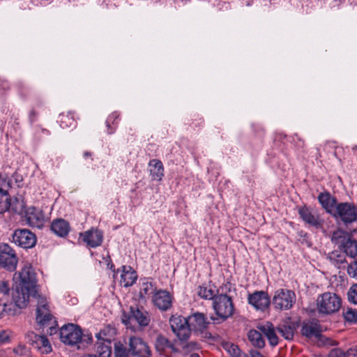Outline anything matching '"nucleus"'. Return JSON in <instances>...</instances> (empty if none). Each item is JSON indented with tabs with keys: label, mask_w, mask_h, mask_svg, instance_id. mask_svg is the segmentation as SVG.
Returning a JSON list of instances; mask_svg holds the SVG:
<instances>
[{
	"label": "nucleus",
	"mask_w": 357,
	"mask_h": 357,
	"mask_svg": "<svg viewBox=\"0 0 357 357\" xmlns=\"http://www.w3.org/2000/svg\"><path fill=\"white\" fill-rule=\"evenodd\" d=\"M119 116V114L116 113V112H114L113 114H112L107 119L106 123H107V126L108 127V133L109 134H112L114 132V130H109V128L110 127L109 126V123H114V119H117Z\"/></svg>",
	"instance_id": "obj_46"
},
{
	"label": "nucleus",
	"mask_w": 357,
	"mask_h": 357,
	"mask_svg": "<svg viewBox=\"0 0 357 357\" xmlns=\"http://www.w3.org/2000/svg\"><path fill=\"white\" fill-rule=\"evenodd\" d=\"M13 352L17 356H29L30 350L23 344H19L13 349Z\"/></svg>",
	"instance_id": "obj_41"
},
{
	"label": "nucleus",
	"mask_w": 357,
	"mask_h": 357,
	"mask_svg": "<svg viewBox=\"0 0 357 357\" xmlns=\"http://www.w3.org/2000/svg\"><path fill=\"white\" fill-rule=\"evenodd\" d=\"M342 306L341 298L335 293L325 292L317 298L319 313L330 314L337 312Z\"/></svg>",
	"instance_id": "obj_2"
},
{
	"label": "nucleus",
	"mask_w": 357,
	"mask_h": 357,
	"mask_svg": "<svg viewBox=\"0 0 357 357\" xmlns=\"http://www.w3.org/2000/svg\"><path fill=\"white\" fill-rule=\"evenodd\" d=\"M6 197L5 201H10V199L8 197V192L2 188H0V199H3Z\"/></svg>",
	"instance_id": "obj_51"
},
{
	"label": "nucleus",
	"mask_w": 357,
	"mask_h": 357,
	"mask_svg": "<svg viewBox=\"0 0 357 357\" xmlns=\"http://www.w3.org/2000/svg\"><path fill=\"white\" fill-rule=\"evenodd\" d=\"M130 313L128 317L126 315L123 316L122 319L123 323L128 327V325L131 321H135L139 326L145 327L147 326L150 323V317L146 310L143 307H130Z\"/></svg>",
	"instance_id": "obj_10"
},
{
	"label": "nucleus",
	"mask_w": 357,
	"mask_h": 357,
	"mask_svg": "<svg viewBox=\"0 0 357 357\" xmlns=\"http://www.w3.org/2000/svg\"><path fill=\"white\" fill-rule=\"evenodd\" d=\"M343 316L347 321L355 323L357 322V310L347 308L343 312Z\"/></svg>",
	"instance_id": "obj_37"
},
{
	"label": "nucleus",
	"mask_w": 357,
	"mask_h": 357,
	"mask_svg": "<svg viewBox=\"0 0 357 357\" xmlns=\"http://www.w3.org/2000/svg\"><path fill=\"white\" fill-rule=\"evenodd\" d=\"M10 333L8 331H1L0 332V344H5L10 342Z\"/></svg>",
	"instance_id": "obj_45"
},
{
	"label": "nucleus",
	"mask_w": 357,
	"mask_h": 357,
	"mask_svg": "<svg viewBox=\"0 0 357 357\" xmlns=\"http://www.w3.org/2000/svg\"><path fill=\"white\" fill-rule=\"evenodd\" d=\"M188 318L181 316H172L169 324L174 333L180 340H187L191 333Z\"/></svg>",
	"instance_id": "obj_7"
},
{
	"label": "nucleus",
	"mask_w": 357,
	"mask_h": 357,
	"mask_svg": "<svg viewBox=\"0 0 357 357\" xmlns=\"http://www.w3.org/2000/svg\"><path fill=\"white\" fill-rule=\"evenodd\" d=\"M348 300L350 303L357 305V283L353 284L347 292Z\"/></svg>",
	"instance_id": "obj_39"
},
{
	"label": "nucleus",
	"mask_w": 357,
	"mask_h": 357,
	"mask_svg": "<svg viewBox=\"0 0 357 357\" xmlns=\"http://www.w3.org/2000/svg\"><path fill=\"white\" fill-rule=\"evenodd\" d=\"M337 215L345 223L352 222L357 219V210L354 205L348 202H341L339 204V211Z\"/></svg>",
	"instance_id": "obj_18"
},
{
	"label": "nucleus",
	"mask_w": 357,
	"mask_h": 357,
	"mask_svg": "<svg viewBox=\"0 0 357 357\" xmlns=\"http://www.w3.org/2000/svg\"><path fill=\"white\" fill-rule=\"evenodd\" d=\"M225 349L232 357H248L245 353L241 352L237 345L231 344L227 345Z\"/></svg>",
	"instance_id": "obj_36"
},
{
	"label": "nucleus",
	"mask_w": 357,
	"mask_h": 357,
	"mask_svg": "<svg viewBox=\"0 0 357 357\" xmlns=\"http://www.w3.org/2000/svg\"><path fill=\"white\" fill-rule=\"evenodd\" d=\"M258 328L266 335L269 344L272 347H275L278 344V337L271 323L267 322L265 325L259 326Z\"/></svg>",
	"instance_id": "obj_22"
},
{
	"label": "nucleus",
	"mask_w": 357,
	"mask_h": 357,
	"mask_svg": "<svg viewBox=\"0 0 357 357\" xmlns=\"http://www.w3.org/2000/svg\"><path fill=\"white\" fill-rule=\"evenodd\" d=\"M119 273H121L120 284L124 287L132 286L137 279V272L130 266H122L116 271L114 270V277Z\"/></svg>",
	"instance_id": "obj_14"
},
{
	"label": "nucleus",
	"mask_w": 357,
	"mask_h": 357,
	"mask_svg": "<svg viewBox=\"0 0 357 357\" xmlns=\"http://www.w3.org/2000/svg\"><path fill=\"white\" fill-rule=\"evenodd\" d=\"M31 346L40 351L42 354H49L52 351L51 344L45 335H40L39 337H36Z\"/></svg>",
	"instance_id": "obj_28"
},
{
	"label": "nucleus",
	"mask_w": 357,
	"mask_h": 357,
	"mask_svg": "<svg viewBox=\"0 0 357 357\" xmlns=\"http://www.w3.org/2000/svg\"><path fill=\"white\" fill-rule=\"evenodd\" d=\"M301 334L307 337H319L321 335L320 326L316 322L303 323Z\"/></svg>",
	"instance_id": "obj_25"
},
{
	"label": "nucleus",
	"mask_w": 357,
	"mask_h": 357,
	"mask_svg": "<svg viewBox=\"0 0 357 357\" xmlns=\"http://www.w3.org/2000/svg\"><path fill=\"white\" fill-rule=\"evenodd\" d=\"M13 241L22 248L29 249L35 246L37 238L36 234L30 230L18 229L13 234Z\"/></svg>",
	"instance_id": "obj_9"
},
{
	"label": "nucleus",
	"mask_w": 357,
	"mask_h": 357,
	"mask_svg": "<svg viewBox=\"0 0 357 357\" xmlns=\"http://www.w3.org/2000/svg\"><path fill=\"white\" fill-rule=\"evenodd\" d=\"M27 224L32 227L42 228L47 221V217L40 208L34 206L25 207L22 211Z\"/></svg>",
	"instance_id": "obj_8"
},
{
	"label": "nucleus",
	"mask_w": 357,
	"mask_h": 357,
	"mask_svg": "<svg viewBox=\"0 0 357 357\" xmlns=\"http://www.w3.org/2000/svg\"><path fill=\"white\" fill-rule=\"evenodd\" d=\"M115 357H129L128 353L126 349H118L116 351Z\"/></svg>",
	"instance_id": "obj_49"
},
{
	"label": "nucleus",
	"mask_w": 357,
	"mask_h": 357,
	"mask_svg": "<svg viewBox=\"0 0 357 357\" xmlns=\"http://www.w3.org/2000/svg\"><path fill=\"white\" fill-rule=\"evenodd\" d=\"M129 352L135 357H151V350L141 337L132 336L129 338Z\"/></svg>",
	"instance_id": "obj_12"
},
{
	"label": "nucleus",
	"mask_w": 357,
	"mask_h": 357,
	"mask_svg": "<svg viewBox=\"0 0 357 357\" xmlns=\"http://www.w3.org/2000/svg\"><path fill=\"white\" fill-rule=\"evenodd\" d=\"M173 297L166 290H158L153 296V302L155 306L162 311H167L172 305Z\"/></svg>",
	"instance_id": "obj_15"
},
{
	"label": "nucleus",
	"mask_w": 357,
	"mask_h": 357,
	"mask_svg": "<svg viewBox=\"0 0 357 357\" xmlns=\"http://www.w3.org/2000/svg\"><path fill=\"white\" fill-rule=\"evenodd\" d=\"M343 248L345 254L352 258L357 256V240L348 238L343 243Z\"/></svg>",
	"instance_id": "obj_32"
},
{
	"label": "nucleus",
	"mask_w": 357,
	"mask_h": 357,
	"mask_svg": "<svg viewBox=\"0 0 357 357\" xmlns=\"http://www.w3.org/2000/svg\"><path fill=\"white\" fill-rule=\"evenodd\" d=\"M70 229V225L66 220L58 218L52 220L51 223V230L59 237H66L68 236Z\"/></svg>",
	"instance_id": "obj_20"
},
{
	"label": "nucleus",
	"mask_w": 357,
	"mask_h": 357,
	"mask_svg": "<svg viewBox=\"0 0 357 357\" xmlns=\"http://www.w3.org/2000/svg\"><path fill=\"white\" fill-rule=\"evenodd\" d=\"M213 307L215 314L225 321L233 314L234 305L231 298L227 295H218L213 302Z\"/></svg>",
	"instance_id": "obj_3"
},
{
	"label": "nucleus",
	"mask_w": 357,
	"mask_h": 357,
	"mask_svg": "<svg viewBox=\"0 0 357 357\" xmlns=\"http://www.w3.org/2000/svg\"><path fill=\"white\" fill-rule=\"evenodd\" d=\"M277 330L278 333L286 340H290L293 339L295 331L294 326L282 324L277 328Z\"/></svg>",
	"instance_id": "obj_34"
},
{
	"label": "nucleus",
	"mask_w": 357,
	"mask_h": 357,
	"mask_svg": "<svg viewBox=\"0 0 357 357\" xmlns=\"http://www.w3.org/2000/svg\"><path fill=\"white\" fill-rule=\"evenodd\" d=\"M347 273L350 277L357 279V260L349 265Z\"/></svg>",
	"instance_id": "obj_43"
},
{
	"label": "nucleus",
	"mask_w": 357,
	"mask_h": 357,
	"mask_svg": "<svg viewBox=\"0 0 357 357\" xmlns=\"http://www.w3.org/2000/svg\"><path fill=\"white\" fill-rule=\"evenodd\" d=\"M298 214L302 220L310 227L319 228L321 221L319 215L305 205L298 208Z\"/></svg>",
	"instance_id": "obj_17"
},
{
	"label": "nucleus",
	"mask_w": 357,
	"mask_h": 357,
	"mask_svg": "<svg viewBox=\"0 0 357 357\" xmlns=\"http://www.w3.org/2000/svg\"><path fill=\"white\" fill-rule=\"evenodd\" d=\"M90 155V153L88 152L84 153V157Z\"/></svg>",
	"instance_id": "obj_54"
},
{
	"label": "nucleus",
	"mask_w": 357,
	"mask_h": 357,
	"mask_svg": "<svg viewBox=\"0 0 357 357\" xmlns=\"http://www.w3.org/2000/svg\"><path fill=\"white\" fill-rule=\"evenodd\" d=\"M296 303V294L289 289H279L275 291L273 304L276 309L287 310L291 309Z\"/></svg>",
	"instance_id": "obj_4"
},
{
	"label": "nucleus",
	"mask_w": 357,
	"mask_h": 357,
	"mask_svg": "<svg viewBox=\"0 0 357 357\" xmlns=\"http://www.w3.org/2000/svg\"><path fill=\"white\" fill-rule=\"evenodd\" d=\"M231 288L232 284L229 281H226L219 287L218 291L220 292V295H227V293L231 291Z\"/></svg>",
	"instance_id": "obj_42"
},
{
	"label": "nucleus",
	"mask_w": 357,
	"mask_h": 357,
	"mask_svg": "<svg viewBox=\"0 0 357 357\" xmlns=\"http://www.w3.org/2000/svg\"><path fill=\"white\" fill-rule=\"evenodd\" d=\"M10 288L8 282L6 281L0 282V293L3 294V297L8 299Z\"/></svg>",
	"instance_id": "obj_44"
},
{
	"label": "nucleus",
	"mask_w": 357,
	"mask_h": 357,
	"mask_svg": "<svg viewBox=\"0 0 357 357\" xmlns=\"http://www.w3.org/2000/svg\"><path fill=\"white\" fill-rule=\"evenodd\" d=\"M318 201H331V195L328 192L326 193H320L318 196ZM332 201H335L333 199Z\"/></svg>",
	"instance_id": "obj_48"
},
{
	"label": "nucleus",
	"mask_w": 357,
	"mask_h": 357,
	"mask_svg": "<svg viewBox=\"0 0 357 357\" xmlns=\"http://www.w3.org/2000/svg\"><path fill=\"white\" fill-rule=\"evenodd\" d=\"M188 319L191 331L202 333L210 324V321L208 320L206 315L202 312L192 313L188 317Z\"/></svg>",
	"instance_id": "obj_16"
},
{
	"label": "nucleus",
	"mask_w": 357,
	"mask_h": 357,
	"mask_svg": "<svg viewBox=\"0 0 357 357\" xmlns=\"http://www.w3.org/2000/svg\"><path fill=\"white\" fill-rule=\"evenodd\" d=\"M336 235H337V233H334L333 235V237H332V241H335V238H336Z\"/></svg>",
	"instance_id": "obj_53"
},
{
	"label": "nucleus",
	"mask_w": 357,
	"mask_h": 357,
	"mask_svg": "<svg viewBox=\"0 0 357 357\" xmlns=\"http://www.w3.org/2000/svg\"><path fill=\"white\" fill-rule=\"evenodd\" d=\"M329 357H357V346L351 347L347 351L333 349L331 351Z\"/></svg>",
	"instance_id": "obj_33"
},
{
	"label": "nucleus",
	"mask_w": 357,
	"mask_h": 357,
	"mask_svg": "<svg viewBox=\"0 0 357 357\" xmlns=\"http://www.w3.org/2000/svg\"><path fill=\"white\" fill-rule=\"evenodd\" d=\"M330 259L336 264H342L345 262V257L343 254L339 253L337 251L333 252L330 256Z\"/></svg>",
	"instance_id": "obj_40"
},
{
	"label": "nucleus",
	"mask_w": 357,
	"mask_h": 357,
	"mask_svg": "<svg viewBox=\"0 0 357 357\" xmlns=\"http://www.w3.org/2000/svg\"><path fill=\"white\" fill-rule=\"evenodd\" d=\"M109 330L105 328L96 335L98 342L95 347L98 357H110L112 355L111 339L107 336V331Z\"/></svg>",
	"instance_id": "obj_11"
},
{
	"label": "nucleus",
	"mask_w": 357,
	"mask_h": 357,
	"mask_svg": "<svg viewBox=\"0 0 357 357\" xmlns=\"http://www.w3.org/2000/svg\"><path fill=\"white\" fill-rule=\"evenodd\" d=\"M149 166L151 178L155 181H161L164 176V167L162 162L153 159L149 162Z\"/></svg>",
	"instance_id": "obj_21"
},
{
	"label": "nucleus",
	"mask_w": 357,
	"mask_h": 357,
	"mask_svg": "<svg viewBox=\"0 0 357 357\" xmlns=\"http://www.w3.org/2000/svg\"><path fill=\"white\" fill-rule=\"evenodd\" d=\"M197 294L200 298L206 300H214L217 296H215L214 289L212 287L211 284H204L199 286Z\"/></svg>",
	"instance_id": "obj_30"
},
{
	"label": "nucleus",
	"mask_w": 357,
	"mask_h": 357,
	"mask_svg": "<svg viewBox=\"0 0 357 357\" xmlns=\"http://www.w3.org/2000/svg\"><path fill=\"white\" fill-rule=\"evenodd\" d=\"M60 339L65 344L77 345L81 342L82 331L79 326L73 324H68L60 329Z\"/></svg>",
	"instance_id": "obj_5"
},
{
	"label": "nucleus",
	"mask_w": 357,
	"mask_h": 357,
	"mask_svg": "<svg viewBox=\"0 0 357 357\" xmlns=\"http://www.w3.org/2000/svg\"><path fill=\"white\" fill-rule=\"evenodd\" d=\"M155 348L160 354L165 353L169 349L172 351H176L174 345L166 337L162 335H158L155 341Z\"/></svg>",
	"instance_id": "obj_23"
},
{
	"label": "nucleus",
	"mask_w": 357,
	"mask_h": 357,
	"mask_svg": "<svg viewBox=\"0 0 357 357\" xmlns=\"http://www.w3.org/2000/svg\"><path fill=\"white\" fill-rule=\"evenodd\" d=\"M189 357H200L197 354H192Z\"/></svg>",
	"instance_id": "obj_52"
},
{
	"label": "nucleus",
	"mask_w": 357,
	"mask_h": 357,
	"mask_svg": "<svg viewBox=\"0 0 357 357\" xmlns=\"http://www.w3.org/2000/svg\"><path fill=\"white\" fill-rule=\"evenodd\" d=\"M82 235L83 241L91 248H96L102 242V232L98 229L86 231Z\"/></svg>",
	"instance_id": "obj_19"
},
{
	"label": "nucleus",
	"mask_w": 357,
	"mask_h": 357,
	"mask_svg": "<svg viewBox=\"0 0 357 357\" xmlns=\"http://www.w3.org/2000/svg\"><path fill=\"white\" fill-rule=\"evenodd\" d=\"M248 338L251 344L256 348L262 349L265 346V341L261 333L257 330H250L248 333Z\"/></svg>",
	"instance_id": "obj_26"
},
{
	"label": "nucleus",
	"mask_w": 357,
	"mask_h": 357,
	"mask_svg": "<svg viewBox=\"0 0 357 357\" xmlns=\"http://www.w3.org/2000/svg\"><path fill=\"white\" fill-rule=\"evenodd\" d=\"M155 290V287L154 284L151 282L148 281L147 279H145L142 282L139 289V296L142 299H146L152 294Z\"/></svg>",
	"instance_id": "obj_31"
},
{
	"label": "nucleus",
	"mask_w": 357,
	"mask_h": 357,
	"mask_svg": "<svg viewBox=\"0 0 357 357\" xmlns=\"http://www.w3.org/2000/svg\"><path fill=\"white\" fill-rule=\"evenodd\" d=\"M15 307H18L15 303L8 302L6 298H0V318L6 315H14L15 314Z\"/></svg>",
	"instance_id": "obj_29"
},
{
	"label": "nucleus",
	"mask_w": 357,
	"mask_h": 357,
	"mask_svg": "<svg viewBox=\"0 0 357 357\" xmlns=\"http://www.w3.org/2000/svg\"><path fill=\"white\" fill-rule=\"evenodd\" d=\"M40 335L36 334L33 332H28L26 334V338L27 340V342L30 344L31 345L33 344V342L37 340L36 337H39Z\"/></svg>",
	"instance_id": "obj_47"
},
{
	"label": "nucleus",
	"mask_w": 357,
	"mask_h": 357,
	"mask_svg": "<svg viewBox=\"0 0 357 357\" xmlns=\"http://www.w3.org/2000/svg\"><path fill=\"white\" fill-rule=\"evenodd\" d=\"M18 258L13 248L8 243H0V266L14 271L17 268Z\"/></svg>",
	"instance_id": "obj_6"
},
{
	"label": "nucleus",
	"mask_w": 357,
	"mask_h": 357,
	"mask_svg": "<svg viewBox=\"0 0 357 357\" xmlns=\"http://www.w3.org/2000/svg\"><path fill=\"white\" fill-rule=\"evenodd\" d=\"M322 207L326 209V211L333 215L334 216L337 215L339 211V204H337V202H320Z\"/></svg>",
	"instance_id": "obj_35"
},
{
	"label": "nucleus",
	"mask_w": 357,
	"mask_h": 357,
	"mask_svg": "<svg viewBox=\"0 0 357 357\" xmlns=\"http://www.w3.org/2000/svg\"><path fill=\"white\" fill-rule=\"evenodd\" d=\"M31 346L40 351L42 354H49L52 351L51 344L45 335H40L39 337H36Z\"/></svg>",
	"instance_id": "obj_27"
},
{
	"label": "nucleus",
	"mask_w": 357,
	"mask_h": 357,
	"mask_svg": "<svg viewBox=\"0 0 357 357\" xmlns=\"http://www.w3.org/2000/svg\"><path fill=\"white\" fill-rule=\"evenodd\" d=\"M60 122L62 128L73 127L75 124L74 119L70 115H61Z\"/></svg>",
	"instance_id": "obj_38"
},
{
	"label": "nucleus",
	"mask_w": 357,
	"mask_h": 357,
	"mask_svg": "<svg viewBox=\"0 0 357 357\" xmlns=\"http://www.w3.org/2000/svg\"><path fill=\"white\" fill-rule=\"evenodd\" d=\"M211 319H213V320H215L216 319H215V318H213V317H211Z\"/></svg>",
	"instance_id": "obj_55"
},
{
	"label": "nucleus",
	"mask_w": 357,
	"mask_h": 357,
	"mask_svg": "<svg viewBox=\"0 0 357 357\" xmlns=\"http://www.w3.org/2000/svg\"><path fill=\"white\" fill-rule=\"evenodd\" d=\"M250 357H264L259 351L251 349L250 351Z\"/></svg>",
	"instance_id": "obj_50"
},
{
	"label": "nucleus",
	"mask_w": 357,
	"mask_h": 357,
	"mask_svg": "<svg viewBox=\"0 0 357 357\" xmlns=\"http://www.w3.org/2000/svg\"><path fill=\"white\" fill-rule=\"evenodd\" d=\"M248 303L256 310L264 311L270 305L271 298L267 292L264 291H256L252 294H248Z\"/></svg>",
	"instance_id": "obj_13"
},
{
	"label": "nucleus",
	"mask_w": 357,
	"mask_h": 357,
	"mask_svg": "<svg viewBox=\"0 0 357 357\" xmlns=\"http://www.w3.org/2000/svg\"><path fill=\"white\" fill-rule=\"evenodd\" d=\"M19 283L13 291V301L20 309L26 307L31 296L37 298L36 322L41 326H48L52 319L47 298L38 294L36 273L33 266L26 263L18 273Z\"/></svg>",
	"instance_id": "obj_1"
},
{
	"label": "nucleus",
	"mask_w": 357,
	"mask_h": 357,
	"mask_svg": "<svg viewBox=\"0 0 357 357\" xmlns=\"http://www.w3.org/2000/svg\"><path fill=\"white\" fill-rule=\"evenodd\" d=\"M24 202H0V214L9 212L22 214Z\"/></svg>",
	"instance_id": "obj_24"
}]
</instances>
